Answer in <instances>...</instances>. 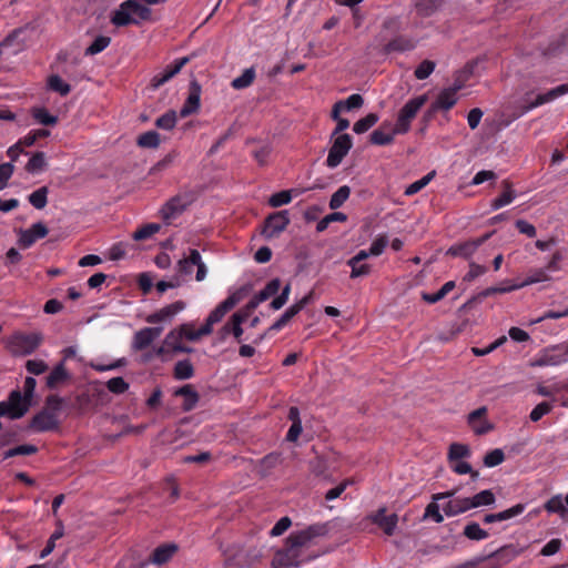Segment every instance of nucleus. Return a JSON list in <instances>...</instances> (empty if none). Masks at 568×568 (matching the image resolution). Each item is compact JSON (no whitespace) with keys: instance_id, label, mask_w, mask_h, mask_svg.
Returning a JSON list of instances; mask_svg holds the SVG:
<instances>
[{"instance_id":"obj_54","label":"nucleus","mask_w":568,"mask_h":568,"mask_svg":"<svg viewBox=\"0 0 568 568\" xmlns=\"http://www.w3.org/2000/svg\"><path fill=\"white\" fill-rule=\"evenodd\" d=\"M281 288V281L278 278H273L270 281L263 290H261L257 294L260 295V301H266L270 297L276 295Z\"/></svg>"},{"instance_id":"obj_23","label":"nucleus","mask_w":568,"mask_h":568,"mask_svg":"<svg viewBox=\"0 0 568 568\" xmlns=\"http://www.w3.org/2000/svg\"><path fill=\"white\" fill-rule=\"evenodd\" d=\"M462 89V84L455 83L453 87L444 89L432 104V110H449L457 102V92Z\"/></svg>"},{"instance_id":"obj_18","label":"nucleus","mask_w":568,"mask_h":568,"mask_svg":"<svg viewBox=\"0 0 568 568\" xmlns=\"http://www.w3.org/2000/svg\"><path fill=\"white\" fill-rule=\"evenodd\" d=\"M239 302L240 296L237 294H231L209 314L204 325L209 326L212 331L213 325L219 323Z\"/></svg>"},{"instance_id":"obj_56","label":"nucleus","mask_w":568,"mask_h":568,"mask_svg":"<svg viewBox=\"0 0 568 568\" xmlns=\"http://www.w3.org/2000/svg\"><path fill=\"white\" fill-rule=\"evenodd\" d=\"M435 62L430 60H424L418 64V67L415 69V77L418 80H425L427 79L435 70Z\"/></svg>"},{"instance_id":"obj_50","label":"nucleus","mask_w":568,"mask_h":568,"mask_svg":"<svg viewBox=\"0 0 568 568\" xmlns=\"http://www.w3.org/2000/svg\"><path fill=\"white\" fill-rule=\"evenodd\" d=\"M435 176V171L427 173L422 179L409 184L405 190V195L410 196L422 191Z\"/></svg>"},{"instance_id":"obj_62","label":"nucleus","mask_w":568,"mask_h":568,"mask_svg":"<svg viewBox=\"0 0 568 568\" xmlns=\"http://www.w3.org/2000/svg\"><path fill=\"white\" fill-rule=\"evenodd\" d=\"M552 409V405L547 402H542L538 404L529 415L531 422L540 420L545 415L549 414Z\"/></svg>"},{"instance_id":"obj_7","label":"nucleus","mask_w":568,"mask_h":568,"mask_svg":"<svg viewBox=\"0 0 568 568\" xmlns=\"http://www.w3.org/2000/svg\"><path fill=\"white\" fill-rule=\"evenodd\" d=\"M61 400L57 397H49L48 405L50 409H43L38 413L31 420V428L36 432H49L59 427V420L55 410L59 409Z\"/></svg>"},{"instance_id":"obj_61","label":"nucleus","mask_w":568,"mask_h":568,"mask_svg":"<svg viewBox=\"0 0 568 568\" xmlns=\"http://www.w3.org/2000/svg\"><path fill=\"white\" fill-rule=\"evenodd\" d=\"M505 459L504 452L499 448H496L488 454H486L484 458V464L486 467H495L501 464Z\"/></svg>"},{"instance_id":"obj_26","label":"nucleus","mask_w":568,"mask_h":568,"mask_svg":"<svg viewBox=\"0 0 568 568\" xmlns=\"http://www.w3.org/2000/svg\"><path fill=\"white\" fill-rule=\"evenodd\" d=\"M372 520L378 525L385 534L393 535L397 526V516L395 514L386 515V509H378L373 516Z\"/></svg>"},{"instance_id":"obj_32","label":"nucleus","mask_w":568,"mask_h":568,"mask_svg":"<svg viewBox=\"0 0 568 568\" xmlns=\"http://www.w3.org/2000/svg\"><path fill=\"white\" fill-rule=\"evenodd\" d=\"M468 498H469L471 509L484 507V506H490V505L495 504V501H496L495 494L490 489L481 490V491L477 493L476 495H474L473 497H468Z\"/></svg>"},{"instance_id":"obj_28","label":"nucleus","mask_w":568,"mask_h":568,"mask_svg":"<svg viewBox=\"0 0 568 568\" xmlns=\"http://www.w3.org/2000/svg\"><path fill=\"white\" fill-rule=\"evenodd\" d=\"M174 395L183 397L182 408L185 412L192 410L199 402V394L193 389L191 385H184L178 388L174 392Z\"/></svg>"},{"instance_id":"obj_39","label":"nucleus","mask_w":568,"mask_h":568,"mask_svg":"<svg viewBox=\"0 0 568 568\" xmlns=\"http://www.w3.org/2000/svg\"><path fill=\"white\" fill-rule=\"evenodd\" d=\"M48 193L49 190L47 186H41L33 191L29 196L28 200L30 204L36 207L37 210H42L45 207L48 203Z\"/></svg>"},{"instance_id":"obj_20","label":"nucleus","mask_w":568,"mask_h":568,"mask_svg":"<svg viewBox=\"0 0 568 568\" xmlns=\"http://www.w3.org/2000/svg\"><path fill=\"white\" fill-rule=\"evenodd\" d=\"M47 234V226L38 222L32 224L31 227L20 231L18 242L22 247H30L36 241L45 237Z\"/></svg>"},{"instance_id":"obj_29","label":"nucleus","mask_w":568,"mask_h":568,"mask_svg":"<svg viewBox=\"0 0 568 568\" xmlns=\"http://www.w3.org/2000/svg\"><path fill=\"white\" fill-rule=\"evenodd\" d=\"M180 329L186 341L196 342L201 339L203 336L211 334V328L209 326L203 325L200 328H195L193 323H184L181 324Z\"/></svg>"},{"instance_id":"obj_24","label":"nucleus","mask_w":568,"mask_h":568,"mask_svg":"<svg viewBox=\"0 0 568 568\" xmlns=\"http://www.w3.org/2000/svg\"><path fill=\"white\" fill-rule=\"evenodd\" d=\"M189 58H181L174 61L173 64L168 65L162 72L155 74L152 78L151 84L154 89L163 85L170 79H172L175 74H178L181 69L187 63Z\"/></svg>"},{"instance_id":"obj_36","label":"nucleus","mask_w":568,"mask_h":568,"mask_svg":"<svg viewBox=\"0 0 568 568\" xmlns=\"http://www.w3.org/2000/svg\"><path fill=\"white\" fill-rule=\"evenodd\" d=\"M68 378V373L64 368L63 362L58 364L47 377V386L49 388H55L59 384Z\"/></svg>"},{"instance_id":"obj_31","label":"nucleus","mask_w":568,"mask_h":568,"mask_svg":"<svg viewBox=\"0 0 568 568\" xmlns=\"http://www.w3.org/2000/svg\"><path fill=\"white\" fill-rule=\"evenodd\" d=\"M545 509L550 514H558L562 519L568 516V509L565 506L564 497L560 494L552 496L545 504Z\"/></svg>"},{"instance_id":"obj_5","label":"nucleus","mask_w":568,"mask_h":568,"mask_svg":"<svg viewBox=\"0 0 568 568\" xmlns=\"http://www.w3.org/2000/svg\"><path fill=\"white\" fill-rule=\"evenodd\" d=\"M568 362V341L540 351L531 361V367L559 366Z\"/></svg>"},{"instance_id":"obj_17","label":"nucleus","mask_w":568,"mask_h":568,"mask_svg":"<svg viewBox=\"0 0 568 568\" xmlns=\"http://www.w3.org/2000/svg\"><path fill=\"white\" fill-rule=\"evenodd\" d=\"M487 408L485 406L473 410L468 415V425L476 435H484L494 428V425L486 418Z\"/></svg>"},{"instance_id":"obj_9","label":"nucleus","mask_w":568,"mask_h":568,"mask_svg":"<svg viewBox=\"0 0 568 568\" xmlns=\"http://www.w3.org/2000/svg\"><path fill=\"white\" fill-rule=\"evenodd\" d=\"M196 266L195 280L202 282L207 274V267L202 260L200 252L195 248L190 250L189 255L184 256L178 262L176 270L181 275L189 276L193 273V267Z\"/></svg>"},{"instance_id":"obj_41","label":"nucleus","mask_w":568,"mask_h":568,"mask_svg":"<svg viewBox=\"0 0 568 568\" xmlns=\"http://www.w3.org/2000/svg\"><path fill=\"white\" fill-rule=\"evenodd\" d=\"M516 290H519L518 284H510L509 281H504L499 285L487 287L486 290L480 292L479 295L480 297L486 298L495 294L509 293Z\"/></svg>"},{"instance_id":"obj_46","label":"nucleus","mask_w":568,"mask_h":568,"mask_svg":"<svg viewBox=\"0 0 568 568\" xmlns=\"http://www.w3.org/2000/svg\"><path fill=\"white\" fill-rule=\"evenodd\" d=\"M464 535L470 540H484L488 538V532L480 528L477 523H470L465 526Z\"/></svg>"},{"instance_id":"obj_48","label":"nucleus","mask_w":568,"mask_h":568,"mask_svg":"<svg viewBox=\"0 0 568 568\" xmlns=\"http://www.w3.org/2000/svg\"><path fill=\"white\" fill-rule=\"evenodd\" d=\"M138 144L142 148L155 149L160 144V134L156 131L144 132L139 136Z\"/></svg>"},{"instance_id":"obj_52","label":"nucleus","mask_w":568,"mask_h":568,"mask_svg":"<svg viewBox=\"0 0 568 568\" xmlns=\"http://www.w3.org/2000/svg\"><path fill=\"white\" fill-rule=\"evenodd\" d=\"M176 120H178L176 112L173 110H170L156 119L155 125L162 130H172L176 124Z\"/></svg>"},{"instance_id":"obj_33","label":"nucleus","mask_w":568,"mask_h":568,"mask_svg":"<svg viewBox=\"0 0 568 568\" xmlns=\"http://www.w3.org/2000/svg\"><path fill=\"white\" fill-rule=\"evenodd\" d=\"M400 134L395 132V126L390 131H384V129H377L371 134V142L376 145H388L393 143L395 135Z\"/></svg>"},{"instance_id":"obj_53","label":"nucleus","mask_w":568,"mask_h":568,"mask_svg":"<svg viewBox=\"0 0 568 568\" xmlns=\"http://www.w3.org/2000/svg\"><path fill=\"white\" fill-rule=\"evenodd\" d=\"M47 165L45 154L43 152H37L29 160L26 169L28 172L37 173L42 171Z\"/></svg>"},{"instance_id":"obj_40","label":"nucleus","mask_w":568,"mask_h":568,"mask_svg":"<svg viewBox=\"0 0 568 568\" xmlns=\"http://www.w3.org/2000/svg\"><path fill=\"white\" fill-rule=\"evenodd\" d=\"M454 287L455 282L448 281L436 293H423L422 297L425 302L434 304L444 298Z\"/></svg>"},{"instance_id":"obj_27","label":"nucleus","mask_w":568,"mask_h":568,"mask_svg":"<svg viewBox=\"0 0 568 568\" xmlns=\"http://www.w3.org/2000/svg\"><path fill=\"white\" fill-rule=\"evenodd\" d=\"M200 95L201 89L199 85L193 84L184 104L180 110V116L186 118L193 113H195L200 109Z\"/></svg>"},{"instance_id":"obj_43","label":"nucleus","mask_w":568,"mask_h":568,"mask_svg":"<svg viewBox=\"0 0 568 568\" xmlns=\"http://www.w3.org/2000/svg\"><path fill=\"white\" fill-rule=\"evenodd\" d=\"M48 88L62 97L69 94L71 91L70 84L58 74H52L48 78Z\"/></svg>"},{"instance_id":"obj_47","label":"nucleus","mask_w":568,"mask_h":568,"mask_svg":"<svg viewBox=\"0 0 568 568\" xmlns=\"http://www.w3.org/2000/svg\"><path fill=\"white\" fill-rule=\"evenodd\" d=\"M224 334L232 333L236 339H240L243 334L242 318L240 315H232L231 320L222 328Z\"/></svg>"},{"instance_id":"obj_57","label":"nucleus","mask_w":568,"mask_h":568,"mask_svg":"<svg viewBox=\"0 0 568 568\" xmlns=\"http://www.w3.org/2000/svg\"><path fill=\"white\" fill-rule=\"evenodd\" d=\"M353 484V481L351 479H345L344 481L339 483L337 486L328 489L326 493H325V500L326 501H333L335 500L336 498H338L345 490L348 486H351Z\"/></svg>"},{"instance_id":"obj_30","label":"nucleus","mask_w":568,"mask_h":568,"mask_svg":"<svg viewBox=\"0 0 568 568\" xmlns=\"http://www.w3.org/2000/svg\"><path fill=\"white\" fill-rule=\"evenodd\" d=\"M178 550L176 545L166 544L154 549L151 561L155 565L168 562Z\"/></svg>"},{"instance_id":"obj_63","label":"nucleus","mask_w":568,"mask_h":568,"mask_svg":"<svg viewBox=\"0 0 568 568\" xmlns=\"http://www.w3.org/2000/svg\"><path fill=\"white\" fill-rule=\"evenodd\" d=\"M388 245V239L386 235H378L369 246V253L372 256H379L386 246Z\"/></svg>"},{"instance_id":"obj_45","label":"nucleus","mask_w":568,"mask_h":568,"mask_svg":"<svg viewBox=\"0 0 568 568\" xmlns=\"http://www.w3.org/2000/svg\"><path fill=\"white\" fill-rule=\"evenodd\" d=\"M349 195H351L349 186L343 185V186L338 187L331 196L329 207L332 210H336V209L341 207L346 202V200L349 197Z\"/></svg>"},{"instance_id":"obj_42","label":"nucleus","mask_w":568,"mask_h":568,"mask_svg":"<svg viewBox=\"0 0 568 568\" xmlns=\"http://www.w3.org/2000/svg\"><path fill=\"white\" fill-rule=\"evenodd\" d=\"M378 120L379 116L376 113H369L354 123L353 131L357 134L365 133L373 128Z\"/></svg>"},{"instance_id":"obj_25","label":"nucleus","mask_w":568,"mask_h":568,"mask_svg":"<svg viewBox=\"0 0 568 568\" xmlns=\"http://www.w3.org/2000/svg\"><path fill=\"white\" fill-rule=\"evenodd\" d=\"M568 93V82L560 84L556 88L550 89L546 93H540L537 95L536 100L530 104L525 106V112L531 111L532 109L540 106L545 103L551 102L565 94Z\"/></svg>"},{"instance_id":"obj_2","label":"nucleus","mask_w":568,"mask_h":568,"mask_svg":"<svg viewBox=\"0 0 568 568\" xmlns=\"http://www.w3.org/2000/svg\"><path fill=\"white\" fill-rule=\"evenodd\" d=\"M36 385L37 382L33 377H27L23 384V394L20 390H13L8 400L0 402V415H9L12 419L22 417L31 405Z\"/></svg>"},{"instance_id":"obj_49","label":"nucleus","mask_w":568,"mask_h":568,"mask_svg":"<svg viewBox=\"0 0 568 568\" xmlns=\"http://www.w3.org/2000/svg\"><path fill=\"white\" fill-rule=\"evenodd\" d=\"M111 39L105 36L97 37L93 42L85 49V55H95L109 47Z\"/></svg>"},{"instance_id":"obj_35","label":"nucleus","mask_w":568,"mask_h":568,"mask_svg":"<svg viewBox=\"0 0 568 568\" xmlns=\"http://www.w3.org/2000/svg\"><path fill=\"white\" fill-rule=\"evenodd\" d=\"M550 280H551V277L547 273V270H545V267L535 268V270L529 271V274L526 277V280L524 282L519 283L518 286H519V288H523L528 285H532V284L540 283V282H547Z\"/></svg>"},{"instance_id":"obj_64","label":"nucleus","mask_w":568,"mask_h":568,"mask_svg":"<svg viewBox=\"0 0 568 568\" xmlns=\"http://www.w3.org/2000/svg\"><path fill=\"white\" fill-rule=\"evenodd\" d=\"M106 387L111 393L123 394L128 390L129 384L122 377H113L106 383Z\"/></svg>"},{"instance_id":"obj_21","label":"nucleus","mask_w":568,"mask_h":568,"mask_svg":"<svg viewBox=\"0 0 568 568\" xmlns=\"http://www.w3.org/2000/svg\"><path fill=\"white\" fill-rule=\"evenodd\" d=\"M312 293L305 295L295 304L291 305L281 317L270 327V331L282 329L295 315H297L311 301Z\"/></svg>"},{"instance_id":"obj_34","label":"nucleus","mask_w":568,"mask_h":568,"mask_svg":"<svg viewBox=\"0 0 568 568\" xmlns=\"http://www.w3.org/2000/svg\"><path fill=\"white\" fill-rule=\"evenodd\" d=\"M516 197H517V194H516L515 190H513L510 185H506L503 193L498 197H496L491 201L490 209L493 211H497V210L510 204Z\"/></svg>"},{"instance_id":"obj_8","label":"nucleus","mask_w":568,"mask_h":568,"mask_svg":"<svg viewBox=\"0 0 568 568\" xmlns=\"http://www.w3.org/2000/svg\"><path fill=\"white\" fill-rule=\"evenodd\" d=\"M433 499L436 501L448 499L442 505L443 511L448 517L457 516L471 509L469 498L456 496V490L438 493L433 496Z\"/></svg>"},{"instance_id":"obj_22","label":"nucleus","mask_w":568,"mask_h":568,"mask_svg":"<svg viewBox=\"0 0 568 568\" xmlns=\"http://www.w3.org/2000/svg\"><path fill=\"white\" fill-rule=\"evenodd\" d=\"M163 328L162 327H145L138 331L132 341V348L135 351L145 349L155 338H158Z\"/></svg>"},{"instance_id":"obj_37","label":"nucleus","mask_w":568,"mask_h":568,"mask_svg":"<svg viewBox=\"0 0 568 568\" xmlns=\"http://www.w3.org/2000/svg\"><path fill=\"white\" fill-rule=\"evenodd\" d=\"M31 115L37 123L42 125H55L58 123V116L50 114L49 111L42 106L33 108Z\"/></svg>"},{"instance_id":"obj_6","label":"nucleus","mask_w":568,"mask_h":568,"mask_svg":"<svg viewBox=\"0 0 568 568\" xmlns=\"http://www.w3.org/2000/svg\"><path fill=\"white\" fill-rule=\"evenodd\" d=\"M41 333H14L8 341L9 351L17 356H24L33 353L41 344Z\"/></svg>"},{"instance_id":"obj_3","label":"nucleus","mask_w":568,"mask_h":568,"mask_svg":"<svg viewBox=\"0 0 568 568\" xmlns=\"http://www.w3.org/2000/svg\"><path fill=\"white\" fill-rule=\"evenodd\" d=\"M151 18V9L139 0H125L113 12L111 22L115 27L140 24Z\"/></svg>"},{"instance_id":"obj_14","label":"nucleus","mask_w":568,"mask_h":568,"mask_svg":"<svg viewBox=\"0 0 568 568\" xmlns=\"http://www.w3.org/2000/svg\"><path fill=\"white\" fill-rule=\"evenodd\" d=\"M290 224L288 211L283 210L272 213L264 223L262 234L266 239H273L283 232Z\"/></svg>"},{"instance_id":"obj_51","label":"nucleus","mask_w":568,"mask_h":568,"mask_svg":"<svg viewBox=\"0 0 568 568\" xmlns=\"http://www.w3.org/2000/svg\"><path fill=\"white\" fill-rule=\"evenodd\" d=\"M470 456V449L467 445L454 443L449 447L448 458L450 462L462 460Z\"/></svg>"},{"instance_id":"obj_58","label":"nucleus","mask_w":568,"mask_h":568,"mask_svg":"<svg viewBox=\"0 0 568 568\" xmlns=\"http://www.w3.org/2000/svg\"><path fill=\"white\" fill-rule=\"evenodd\" d=\"M524 510H525V505L517 504L506 510L496 513L498 523L509 520L514 517H517V516L521 515L524 513Z\"/></svg>"},{"instance_id":"obj_12","label":"nucleus","mask_w":568,"mask_h":568,"mask_svg":"<svg viewBox=\"0 0 568 568\" xmlns=\"http://www.w3.org/2000/svg\"><path fill=\"white\" fill-rule=\"evenodd\" d=\"M184 336L180 329V327H175L170 331L161 346H159L154 352L156 356H164L166 353H191L192 348L183 345Z\"/></svg>"},{"instance_id":"obj_19","label":"nucleus","mask_w":568,"mask_h":568,"mask_svg":"<svg viewBox=\"0 0 568 568\" xmlns=\"http://www.w3.org/2000/svg\"><path fill=\"white\" fill-rule=\"evenodd\" d=\"M493 233H487L478 239L469 240L464 243L456 244L449 248V253L464 258H469L477 248L483 245Z\"/></svg>"},{"instance_id":"obj_55","label":"nucleus","mask_w":568,"mask_h":568,"mask_svg":"<svg viewBox=\"0 0 568 568\" xmlns=\"http://www.w3.org/2000/svg\"><path fill=\"white\" fill-rule=\"evenodd\" d=\"M159 231H160V225L159 224L150 223V224H146V225L142 226L141 229L136 230L133 233L132 237L135 241H142V240L151 237L152 235H154Z\"/></svg>"},{"instance_id":"obj_44","label":"nucleus","mask_w":568,"mask_h":568,"mask_svg":"<svg viewBox=\"0 0 568 568\" xmlns=\"http://www.w3.org/2000/svg\"><path fill=\"white\" fill-rule=\"evenodd\" d=\"M194 368L189 359L179 361L174 366V377L176 379H189L193 376Z\"/></svg>"},{"instance_id":"obj_38","label":"nucleus","mask_w":568,"mask_h":568,"mask_svg":"<svg viewBox=\"0 0 568 568\" xmlns=\"http://www.w3.org/2000/svg\"><path fill=\"white\" fill-rule=\"evenodd\" d=\"M255 79V70L254 68L245 69L244 72L234 78L231 82V85L235 90H243L245 88H248Z\"/></svg>"},{"instance_id":"obj_10","label":"nucleus","mask_w":568,"mask_h":568,"mask_svg":"<svg viewBox=\"0 0 568 568\" xmlns=\"http://www.w3.org/2000/svg\"><path fill=\"white\" fill-rule=\"evenodd\" d=\"M193 196L189 193H180L171 197L160 210L161 217L165 223L181 215L192 203Z\"/></svg>"},{"instance_id":"obj_60","label":"nucleus","mask_w":568,"mask_h":568,"mask_svg":"<svg viewBox=\"0 0 568 568\" xmlns=\"http://www.w3.org/2000/svg\"><path fill=\"white\" fill-rule=\"evenodd\" d=\"M292 201V194L291 191H281L277 193H274L270 200L268 204L272 207H280L282 205L288 204Z\"/></svg>"},{"instance_id":"obj_16","label":"nucleus","mask_w":568,"mask_h":568,"mask_svg":"<svg viewBox=\"0 0 568 568\" xmlns=\"http://www.w3.org/2000/svg\"><path fill=\"white\" fill-rule=\"evenodd\" d=\"M305 562V559H302L298 552H295L292 548H290L285 544V548L277 550L272 559L271 568H291V567H300Z\"/></svg>"},{"instance_id":"obj_59","label":"nucleus","mask_w":568,"mask_h":568,"mask_svg":"<svg viewBox=\"0 0 568 568\" xmlns=\"http://www.w3.org/2000/svg\"><path fill=\"white\" fill-rule=\"evenodd\" d=\"M519 552L520 551L517 549V547L509 545L497 550L495 556L497 557L498 560L508 562L516 558L519 555Z\"/></svg>"},{"instance_id":"obj_4","label":"nucleus","mask_w":568,"mask_h":568,"mask_svg":"<svg viewBox=\"0 0 568 568\" xmlns=\"http://www.w3.org/2000/svg\"><path fill=\"white\" fill-rule=\"evenodd\" d=\"M427 101V94H420L409 99L398 112L395 123V132H399L402 134L407 133L410 130L412 121L415 119L417 113L426 104Z\"/></svg>"},{"instance_id":"obj_15","label":"nucleus","mask_w":568,"mask_h":568,"mask_svg":"<svg viewBox=\"0 0 568 568\" xmlns=\"http://www.w3.org/2000/svg\"><path fill=\"white\" fill-rule=\"evenodd\" d=\"M27 48L24 31L17 29L0 42V58L3 54L17 55Z\"/></svg>"},{"instance_id":"obj_13","label":"nucleus","mask_w":568,"mask_h":568,"mask_svg":"<svg viewBox=\"0 0 568 568\" xmlns=\"http://www.w3.org/2000/svg\"><path fill=\"white\" fill-rule=\"evenodd\" d=\"M186 308V303L184 301H175L171 304H168L156 312L150 314L146 317V322L151 324L163 323L170 324L174 321V318L182 313Z\"/></svg>"},{"instance_id":"obj_11","label":"nucleus","mask_w":568,"mask_h":568,"mask_svg":"<svg viewBox=\"0 0 568 568\" xmlns=\"http://www.w3.org/2000/svg\"><path fill=\"white\" fill-rule=\"evenodd\" d=\"M353 145L352 138L347 133L337 135L328 151L326 164L328 168H336L341 164Z\"/></svg>"},{"instance_id":"obj_1","label":"nucleus","mask_w":568,"mask_h":568,"mask_svg":"<svg viewBox=\"0 0 568 568\" xmlns=\"http://www.w3.org/2000/svg\"><path fill=\"white\" fill-rule=\"evenodd\" d=\"M327 524H314L300 530H294L286 539V545L295 552H298L305 562L315 559L318 554H308V549L316 545L317 539L327 536Z\"/></svg>"}]
</instances>
